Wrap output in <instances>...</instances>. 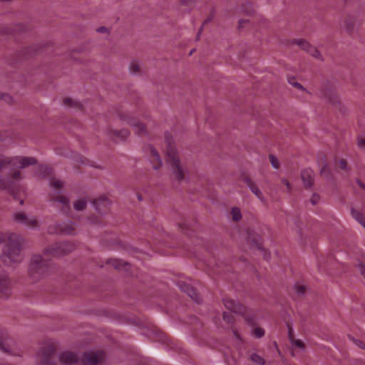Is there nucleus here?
<instances>
[{
    "label": "nucleus",
    "mask_w": 365,
    "mask_h": 365,
    "mask_svg": "<svg viewBox=\"0 0 365 365\" xmlns=\"http://www.w3.org/2000/svg\"><path fill=\"white\" fill-rule=\"evenodd\" d=\"M166 143L167 163L170 168L174 179L178 182L184 180L187 170L182 164L178 151L174 146V141L170 134L166 133L165 136Z\"/></svg>",
    "instance_id": "f257e3e1"
},
{
    "label": "nucleus",
    "mask_w": 365,
    "mask_h": 365,
    "mask_svg": "<svg viewBox=\"0 0 365 365\" xmlns=\"http://www.w3.org/2000/svg\"><path fill=\"white\" fill-rule=\"evenodd\" d=\"M105 352L101 350L90 351L81 356L71 351H64L59 356V361L63 365H73L79 362L81 365H98L103 359Z\"/></svg>",
    "instance_id": "f03ea898"
},
{
    "label": "nucleus",
    "mask_w": 365,
    "mask_h": 365,
    "mask_svg": "<svg viewBox=\"0 0 365 365\" xmlns=\"http://www.w3.org/2000/svg\"><path fill=\"white\" fill-rule=\"evenodd\" d=\"M6 238L7 241L1 255V259L4 264L11 266L19 263L23 259L21 253V239L14 233L8 234Z\"/></svg>",
    "instance_id": "7ed1b4c3"
},
{
    "label": "nucleus",
    "mask_w": 365,
    "mask_h": 365,
    "mask_svg": "<svg viewBox=\"0 0 365 365\" xmlns=\"http://www.w3.org/2000/svg\"><path fill=\"white\" fill-rule=\"evenodd\" d=\"M36 163L37 160L33 157L16 156L14 158H9L0 156V170L7 166L22 169L29 165H35Z\"/></svg>",
    "instance_id": "20e7f679"
},
{
    "label": "nucleus",
    "mask_w": 365,
    "mask_h": 365,
    "mask_svg": "<svg viewBox=\"0 0 365 365\" xmlns=\"http://www.w3.org/2000/svg\"><path fill=\"white\" fill-rule=\"evenodd\" d=\"M47 270V263L41 255H34L31 258L29 272L31 277L38 279L44 275Z\"/></svg>",
    "instance_id": "39448f33"
},
{
    "label": "nucleus",
    "mask_w": 365,
    "mask_h": 365,
    "mask_svg": "<svg viewBox=\"0 0 365 365\" xmlns=\"http://www.w3.org/2000/svg\"><path fill=\"white\" fill-rule=\"evenodd\" d=\"M73 250L74 245L65 242L50 246L44 250V252L54 257H61L71 252Z\"/></svg>",
    "instance_id": "423d86ee"
},
{
    "label": "nucleus",
    "mask_w": 365,
    "mask_h": 365,
    "mask_svg": "<svg viewBox=\"0 0 365 365\" xmlns=\"http://www.w3.org/2000/svg\"><path fill=\"white\" fill-rule=\"evenodd\" d=\"M118 118L123 122H125L128 125L132 126L137 135H143L147 134L146 128L144 125L138 122L135 118L130 117L128 114H120Z\"/></svg>",
    "instance_id": "0eeeda50"
},
{
    "label": "nucleus",
    "mask_w": 365,
    "mask_h": 365,
    "mask_svg": "<svg viewBox=\"0 0 365 365\" xmlns=\"http://www.w3.org/2000/svg\"><path fill=\"white\" fill-rule=\"evenodd\" d=\"M55 352L56 348L53 344L42 347L38 354L41 358V365H56L52 360V356Z\"/></svg>",
    "instance_id": "6e6552de"
},
{
    "label": "nucleus",
    "mask_w": 365,
    "mask_h": 365,
    "mask_svg": "<svg viewBox=\"0 0 365 365\" xmlns=\"http://www.w3.org/2000/svg\"><path fill=\"white\" fill-rule=\"evenodd\" d=\"M144 150L149 157L150 162L153 165V168L154 170H158L162 167L163 161L159 153L152 145H148L145 147Z\"/></svg>",
    "instance_id": "1a4fd4ad"
},
{
    "label": "nucleus",
    "mask_w": 365,
    "mask_h": 365,
    "mask_svg": "<svg viewBox=\"0 0 365 365\" xmlns=\"http://www.w3.org/2000/svg\"><path fill=\"white\" fill-rule=\"evenodd\" d=\"M13 220L15 222L35 227L38 225L37 220L33 217L31 218H29L26 215L22 212H16L13 215L12 217Z\"/></svg>",
    "instance_id": "9d476101"
},
{
    "label": "nucleus",
    "mask_w": 365,
    "mask_h": 365,
    "mask_svg": "<svg viewBox=\"0 0 365 365\" xmlns=\"http://www.w3.org/2000/svg\"><path fill=\"white\" fill-rule=\"evenodd\" d=\"M293 43L298 45L302 49L310 53L313 57L317 59H322L320 52L317 48L304 39H294L292 41Z\"/></svg>",
    "instance_id": "9b49d317"
},
{
    "label": "nucleus",
    "mask_w": 365,
    "mask_h": 365,
    "mask_svg": "<svg viewBox=\"0 0 365 365\" xmlns=\"http://www.w3.org/2000/svg\"><path fill=\"white\" fill-rule=\"evenodd\" d=\"M225 307L233 313L243 314L245 312V307L237 301L234 299H224Z\"/></svg>",
    "instance_id": "f8f14e48"
},
{
    "label": "nucleus",
    "mask_w": 365,
    "mask_h": 365,
    "mask_svg": "<svg viewBox=\"0 0 365 365\" xmlns=\"http://www.w3.org/2000/svg\"><path fill=\"white\" fill-rule=\"evenodd\" d=\"M178 287L184 292H185L193 301L197 303L200 302V297L195 292V289L189 284L184 281L178 282Z\"/></svg>",
    "instance_id": "ddd939ff"
},
{
    "label": "nucleus",
    "mask_w": 365,
    "mask_h": 365,
    "mask_svg": "<svg viewBox=\"0 0 365 365\" xmlns=\"http://www.w3.org/2000/svg\"><path fill=\"white\" fill-rule=\"evenodd\" d=\"M96 211L99 214H104L108 212L110 205V201L106 197H100L93 201Z\"/></svg>",
    "instance_id": "4468645a"
},
{
    "label": "nucleus",
    "mask_w": 365,
    "mask_h": 365,
    "mask_svg": "<svg viewBox=\"0 0 365 365\" xmlns=\"http://www.w3.org/2000/svg\"><path fill=\"white\" fill-rule=\"evenodd\" d=\"M301 178L305 187H312L314 181V171L310 168L304 169L301 172Z\"/></svg>",
    "instance_id": "2eb2a0df"
},
{
    "label": "nucleus",
    "mask_w": 365,
    "mask_h": 365,
    "mask_svg": "<svg viewBox=\"0 0 365 365\" xmlns=\"http://www.w3.org/2000/svg\"><path fill=\"white\" fill-rule=\"evenodd\" d=\"M57 232L63 235H74L75 225L71 222H63L57 225Z\"/></svg>",
    "instance_id": "dca6fc26"
},
{
    "label": "nucleus",
    "mask_w": 365,
    "mask_h": 365,
    "mask_svg": "<svg viewBox=\"0 0 365 365\" xmlns=\"http://www.w3.org/2000/svg\"><path fill=\"white\" fill-rule=\"evenodd\" d=\"M130 135V132L127 129H122L120 130H112L110 132V138L115 141H120L126 140Z\"/></svg>",
    "instance_id": "f3484780"
},
{
    "label": "nucleus",
    "mask_w": 365,
    "mask_h": 365,
    "mask_svg": "<svg viewBox=\"0 0 365 365\" xmlns=\"http://www.w3.org/2000/svg\"><path fill=\"white\" fill-rule=\"evenodd\" d=\"M244 182L249 187L250 190L257 197V198L259 200H260L261 201H264L263 195H262V192L260 191V190L257 187V186L255 184V182H254L249 178H245L244 179Z\"/></svg>",
    "instance_id": "a211bd4d"
},
{
    "label": "nucleus",
    "mask_w": 365,
    "mask_h": 365,
    "mask_svg": "<svg viewBox=\"0 0 365 365\" xmlns=\"http://www.w3.org/2000/svg\"><path fill=\"white\" fill-rule=\"evenodd\" d=\"M319 163H322V165L320 169V171H319L320 175L324 178H330L331 176V171L329 168V166H328V164L327 163L326 158L324 155H323L319 159Z\"/></svg>",
    "instance_id": "6ab92c4d"
},
{
    "label": "nucleus",
    "mask_w": 365,
    "mask_h": 365,
    "mask_svg": "<svg viewBox=\"0 0 365 365\" xmlns=\"http://www.w3.org/2000/svg\"><path fill=\"white\" fill-rule=\"evenodd\" d=\"M356 21L354 18L349 17L345 19L344 22V29L347 33H353L356 29Z\"/></svg>",
    "instance_id": "aec40b11"
},
{
    "label": "nucleus",
    "mask_w": 365,
    "mask_h": 365,
    "mask_svg": "<svg viewBox=\"0 0 365 365\" xmlns=\"http://www.w3.org/2000/svg\"><path fill=\"white\" fill-rule=\"evenodd\" d=\"M54 202H58L63 205L62 210L67 212L70 210L69 199L65 195H60L52 198Z\"/></svg>",
    "instance_id": "412c9836"
},
{
    "label": "nucleus",
    "mask_w": 365,
    "mask_h": 365,
    "mask_svg": "<svg viewBox=\"0 0 365 365\" xmlns=\"http://www.w3.org/2000/svg\"><path fill=\"white\" fill-rule=\"evenodd\" d=\"M351 216L364 227H365V217L364 215L354 208L351 209Z\"/></svg>",
    "instance_id": "4be33fe9"
},
{
    "label": "nucleus",
    "mask_w": 365,
    "mask_h": 365,
    "mask_svg": "<svg viewBox=\"0 0 365 365\" xmlns=\"http://www.w3.org/2000/svg\"><path fill=\"white\" fill-rule=\"evenodd\" d=\"M0 292L5 295H9L10 292V280L9 279H0Z\"/></svg>",
    "instance_id": "5701e85b"
},
{
    "label": "nucleus",
    "mask_w": 365,
    "mask_h": 365,
    "mask_svg": "<svg viewBox=\"0 0 365 365\" xmlns=\"http://www.w3.org/2000/svg\"><path fill=\"white\" fill-rule=\"evenodd\" d=\"M6 336V333L5 331L0 329V349L2 350L5 353H9L10 351V347L9 344H5L3 341V339Z\"/></svg>",
    "instance_id": "b1692460"
},
{
    "label": "nucleus",
    "mask_w": 365,
    "mask_h": 365,
    "mask_svg": "<svg viewBox=\"0 0 365 365\" xmlns=\"http://www.w3.org/2000/svg\"><path fill=\"white\" fill-rule=\"evenodd\" d=\"M107 263L110 264L116 269H120L123 266L128 265V263L118 259H109Z\"/></svg>",
    "instance_id": "393cba45"
},
{
    "label": "nucleus",
    "mask_w": 365,
    "mask_h": 365,
    "mask_svg": "<svg viewBox=\"0 0 365 365\" xmlns=\"http://www.w3.org/2000/svg\"><path fill=\"white\" fill-rule=\"evenodd\" d=\"M289 337L290 342L292 345H295L301 350H304V344L303 341L300 339H294L291 331V329L289 330Z\"/></svg>",
    "instance_id": "a878e982"
},
{
    "label": "nucleus",
    "mask_w": 365,
    "mask_h": 365,
    "mask_svg": "<svg viewBox=\"0 0 365 365\" xmlns=\"http://www.w3.org/2000/svg\"><path fill=\"white\" fill-rule=\"evenodd\" d=\"M250 360L257 364L265 365L264 359L256 353H253L250 355Z\"/></svg>",
    "instance_id": "bb28decb"
},
{
    "label": "nucleus",
    "mask_w": 365,
    "mask_h": 365,
    "mask_svg": "<svg viewBox=\"0 0 365 365\" xmlns=\"http://www.w3.org/2000/svg\"><path fill=\"white\" fill-rule=\"evenodd\" d=\"M86 205H87V203L85 200L79 199V200H77L74 202L73 207L76 211H81V210H83L84 209H86Z\"/></svg>",
    "instance_id": "cd10ccee"
},
{
    "label": "nucleus",
    "mask_w": 365,
    "mask_h": 365,
    "mask_svg": "<svg viewBox=\"0 0 365 365\" xmlns=\"http://www.w3.org/2000/svg\"><path fill=\"white\" fill-rule=\"evenodd\" d=\"M231 215L234 221H239L242 218L240 210L237 207L232 209Z\"/></svg>",
    "instance_id": "c85d7f7f"
},
{
    "label": "nucleus",
    "mask_w": 365,
    "mask_h": 365,
    "mask_svg": "<svg viewBox=\"0 0 365 365\" xmlns=\"http://www.w3.org/2000/svg\"><path fill=\"white\" fill-rule=\"evenodd\" d=\"M129 71L132 74H137L140 72V66L138 62L135 61H133L129 66Z\"/></svg>",
    "instance_id": "c756f323"
},
{
    "label": "nucleus",
    "mask_w": 365,
    "mask_h": 365,
    "mask_svg": "<svg viewBox=\"0 0 365 365\" xmlns=\"http://www.w3.org/2000/svg\"><path fill=\"white\" fill-rule=\"evenodd\" d=\"M269 158L270 163L272 164V166L275 169L279 168V162L278 159L272 154H270L269 155Z\"/></svg>",
    "instance_id": "7c9ffc66"
},
{
    "label": "nucleus",
    "mask_w": 365,
    "mask_h": 365,
    "mask_svg": "<svg viewBox=\"0 0 365 365\" xmlns=\"http://www.w3.org/2000/svg\"><path fill=\"white\" fill-rule=\"evenodd\" d=\"M253 333L257 338H261L264 335L265 331L261 327H257L254 329Z\"/></svg>",
    "instance_id": "2f4dec72"
},
{
    "label": "nucleus",
    "mask_w": 365,
    "mask_h": 365,
    "mask_svg": "<svg viewBox=\"0 0 365 365\" xmlns=\"http://www.w3.org/2000/svg\"><path fill=\"white\" fill-rule=\"evenodd\" d=\"M320 200V196L317 193H313L311 198L310 202L313 205H317Z\"/></svg>",
    "instance_id": "473e14b6"
},
{
    "label": "nucleus",
    "mask_w": 365,
    "mask_h": 365,
    "mask_svg": "<svg viewBox=\"0 0 365 365\" xmlns=\"http://www.w3.org/2000/svg\"><path fill=\"white\" fill-rule=\"evenodd\" d=\"M51 186H52L54 189L59 190L62 188L63 183L59 180H53L51 182Z\"/></svg>",
    "instance_id": "72a5a7b5"
},
{
    "label": "nucleus",
    "mask_w": 365,
    "mask_h": 365,
    "mask_svg": "<svg viewBox=\"0 0 365 365\" xmlns=\"http://www.w3.org/2000/svg\"><path fill=\"white\" fill-rule=\"evenodd\" d=\"M289 83L297 88L301 89L302 91H305V88L303 87V86L301 83L296 82L294 78L292 80L289 79Z\"/></svg>",
    "instance_id": "f704fd0d"
},
{
    "label": "nucleus",
    "mask_w": 365,
    "mask_h": 365,
    "mask_svg": "<svg viewBox=\"0 0 365 365\" xmlns=\"http://www.w3.org/2000/svg\"><path fill=\"white\" fill-rule=\"evenodd\" d=\"M357 145L359 148L365 149V139L361 137H359L357 139Z\"/></svg>",
    "instance_id": "c9c22d12"
},
{
    "label": "nucleus",
    "mask_w": 365,
    "mask_h": 365,
    "mask_svg": "<svg viewBox=\"0 0 365 365\" xmlns=\"http://www.w3.org/2000/svg\"><path fill=\"white\" fill-rule=\"evenodd\" d=\"M63 103L66 105V106H70V107H72V106H77V103L73 102L72 101V99L71 98H64L63 99Z\"/></svg>",
    "instance_id": "e433bc0d"
},
{
    "label": "nucleus",
    "mask_w": 365,
    "mask_h": 365,
    "mask_svg": "<svg viewBox=\"0 0 365 365\" xmlns=\"http://www.w3.org/2000/svg\"><path fill=\"white\" fill-rule=\"evenodd\" d=\"M295 291L299 295H302L305 292V287L302 285H296Z\"/></svg>",
    "instance_id": "4c0bfd02"
},
{
    "label": "nucleus",
    "mask_w": 365,
    "mask_h": 365,
    "mask_svg": "<svg viewBox=\"0 0 365 365\" xmlns=\"http://www.w3.org/2000/svg\"><path fill=\"white\" fill-rule=\"evenodd\" d=\"M351 339L356 346H358L359 347H360L363 349H365V344L364 342H362L361 341H360L359 339H355L354 338H351Z\"/></svg>",
    "instance_id": "58836bf2"
},
{
    "label": "nucleus",
    "mask_w": 365,
    "mask_h": 365,
    "mask_svg": "<svg viewBox=\"0 0 365 365\" xmlns=\"http://www.w3.org/2000/svg\"><path fill=\"white\" fill-rule=\"evenodd\" d=\"M7 188L6 181L0 176V190H6Z\"/></svg>",
    "instance_id": "ea45409f"
},
{
    "label": "nucleus",
    "mask_w": 365,
    "mask_h": 365,
    "mask_svg": "<svg viewBox=\"0 0 365 365\" xmlns=\"http://www.w3.org/2000/svg\"><path fill=\"white\" fill-rule=\"evenodd\" d=\"M339 168L341 169V170H346L348 168H347V163H346V161L344 160V159H341L339 160Z\"/></svg>",
    "instance_id": "a19ab883"
},
{
    "label": "nucleus",
    "mask_w": 365,
    "mask_h": 365,
    "mask_svg": "<svg viewBox=\"0 0 365 365\" xmlns=\"http://www.w3.org/2000/svg\"><path fill=\"white\" fill-rule=\"evenodd\" d=\"M282 182L287 187L289 192H290L292 190V187H291L289 182L287 179L283 178L282 180Z\"/></svg>",
    "instance_id": "79ce46f5"
},
{
    "label": "nucleus",
    "mask_w": 365,
    "mask_h": 365,
    "mask_svg": "<svg viewBox=\"0 0 365 365\" xmlns=\"http://www.w3.org/2000/svg\"><path fill=\"white\" fill-rule=\"evenodd\" d=\"M12 178L14 179V180H17V179H19L21 178V173L19 171H15L13 174H12Z\"/></svg>",
    "instance_id": "37998d69"
},
{
    "label": "nucleus",
    "mask_w": 365,
    "mask_h": 365,
    "mask_svg": "<svg viewBox=\"0 0 365 365\" xmlns=\"http://www.w3.org/2000/svg\"><path fill=\"white\" fill-rule=\"evenodd\" d=\"M96 31L99 33H106L108 31V29L104 26H101L96 29Z\"/></svg>",
    "instance_id": "c03bdc74"
},
{
    "label": "nucleus",
    "mask_w": 365,
    "mask_h": 365,
    "mask_svg": "<svg viewBox=\"0 0 365 365\" xmlns=\"http://www.w3.org/2000/svg\"><path fill=\"white\" fill-rule=\"evenodd\" d=\"M223 319L225 321L228 322H230V316H229V314L227 313H226V312L223 313Z\"/></svg>",
    "instance_id": "a18cd8bd"
},
{
    "label": "nucleus",
    "mask_w": 365,
    "mask_h": 365,
    "mask_svg": "<svg viewBox=\"0 0 365 365\" xmlns=\"http://www.w3.org/2000/svg\"><path fill=\"white\" fill-rule=\"evenodd\" d=\"M5 239V236L3 232H0V244H1Z\"/></svg>",
    "instance_id": "49530a36"
},
{
    "label": "nucleus",
    "mask_w": 365,
    "mask_h": 365,
    "mask_svg": "<svg viewBox=\"0 0 365 365\" xmlns=\"http://www.w3.org/2000/svg\"><path fill=\"white\" fill-rule=\"evenodd\" d=\"M357 183L358 185L361 187L363 188L364 190H365V185L361 182L359 180H357Z\"/></svg>",
    "instance_id": "de8ad7c7"
},
{
    "label": "nucleus",
    "mask_w": 365,
    "mask_h": 365,
    "mask_svg": "<svg viewBox=\"0 0 365 365\" xmlns=\"http://www.w3.org/2000/svg\"><path fill=\"white\" fill-rule=\"evenodd\" d=\"M202 31V27L201 26V27H200V30H199V31H198V32H197V38H196V39H197V40H199V39H200V34H201Z\"/></svg>",
    "instance_id": "09e8293b"
},
{
    "label": "nucleus",
    "mask_w": 365,
    "mask_h": 365,
    "mask_svg": "<svg viewBox=\"0 0 365 365\" xmlns=\"http://www.w3.org/2000/svg\"><path fill=\"white\" fill-rule=\"evenodd\" d=\"M247 21L245 20H240L239 21V28L242 27V24L246 23Z\"/></svg>",
    "instance_id": "8fccbe9b"
},
{
    "label": "nucleus",
    "mask_w": 365,
    "mask_h": 365,
    "mask_svg": "<svg viewBox=\"0 0 365 365\" xmlns=\"http://www.w3.org/2000/svg\"><path fill=\"white\" fill-rule=\"evenodd\" d=\"M39 169L41 170H45L46 171V170H48V168H47L46 166L41 165V166H40Z\"/></svg>",
    "instance_id": "3c124183"
},
{
    "label": "nucleus",
    "mask_w": 365,
    "mask_h": 365,
    "mask_svg": "<svg viewBox=\"0 0 365 365\" xmlns=\"http://www.w3.org/2000/svg\"><path fill=\"white\" fill-rule=\"evenodd\" d=\"M138 198L139 200H140V201L142 200V197L140 195H138Z\"/></svg>",
    "instance_id": "603ef678"
},
{
    "label": "nucleus",
    "mask_w": 365,
    "mask_h": 365,
    "mask_svg": "<svg viewBox=\"0 0 365 365\" xmlns=\"http://www.w3.org/2000/svg\"><path fill=\"white\" fill-rule=\"evenodd\" d=\"M24 204V200H20V205H23Z\"/></svg>",
    "instance_id": "864d4df0"
},
{
    "label": "nucleus",
    "mask_w": 365,
    "mask_h": 365,
    "mask_svg": "<svg viewBox=\"0 0 365 365\" xmlns=\"http://www.w3.org/2000/svg\"><path fill=\"white\" fill-rule=\"evenodd\" d=\"M194 50H192L190 53V55H191L193 53Z\"/></svg>",
    "instance_id": "5fc2aeb1"
},
{
    "label": "nucleus",
    "mask_w": 365,
    "mask_h": 365,
    "mask_svg": "<svg viewBox=\"0 0 365 365\" xmlns=\"http://www.w3.org/2000/svg\"><path fill=\"white\" fill-rule=\"evenodd\" d=\"M343 1H344V2H347V1H348V0H343Z\"/></svg>",
    "instance_id": "6e6d98bb"
}]
</instances>
